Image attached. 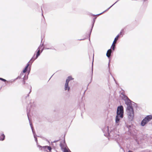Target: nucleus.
Returning a JSON list of instances; mask_svg holds the SVG:
<instances>
[{"label": "nucleus", "mask_w": 152, "mask_h": 152, "mask_svg": "<svg viewBox=\"0 0 152 152\" xmlns=\"http://www.w3.org/2000/svg\"><path fill=\"white\" fill-rule=\"evenodd\" d=\"M0 80L4 82H5L6 81V80L4 79L3 78H0Z\"/></svg>", "instance_id": "f8f14e48"}, {"label": "nucleus", "mask_w": 152, "mask_h": 152, "mask_svg": "<svg viewBox=\"0 0 152 152\" xmlns=\"http://www.w3.org/2000/svg\"><path fill=\"white\" fill-rule=\"evenodd\" d=\"M5 135L4 134H2L1 135V137L0 138V140H3L5 138Z\"/></svg>", "instance_id": "9b49d317"}, {"label": "nucleus", "mask_w": 152, "mask_h": 152, "mask_svg": "<svg viewBox=\"0 0 152 152\" xmlns=\"http://www.w3.org/2000/svg\"><path fill=\"white\" fill-rule=\"evenodd\" d=\"M74 79V78L72 77L71 76H69L67 79L66 80V82L69 83V81L71 80H73Z\"/></svg>", "instance_id": "1a4fd4ad"}, {"label": "nucleus", "mask_w": 152, "mask_h": 152, "mask_svg": "<svg viewBox=\"0 0 152 152\" xmlns=\"http://www.w3.org/2000/svg\"><path fill=\"white\" fill-rule=\"evenodd\" d=\"M112 52V50L111 49L108 50L106 56L108 57H110V56Z\"/></svg>", "instance_id": "6e6552de"}, {"label": "nucleus", "mask_w": 152, "mask_h": 152, "mask_svg": "<svg viewBox=\"0 0 152 152\" xmlns=\"http://www.w3.org/2000/svg\"><path fill=\"white\" fill-rule=\"evenodd\" d=\"M124 116V108L122 106H118L117 110V115L115 117V122L118 124L120 118H122Z\"/></svg>", "instance_id": "f257e3e1"}, {"label": "nucleus", "mask_w": 152, "mask_h": 152, "mask_svg": "<svg viewBox=\"0 0 152 152\" xmlns=\"http://www.w3.org/2000/svg\"><path fill=\"white\" fill-rule=\"evenodd\" d=\"M40 147L42 148L43 149H44L45 150L46 149H47L50 151H51V150L52 149V148H51V147H50L49 146H43L42 147H41V146H40Z\"/></svg>", "instance_id": "0eeeda50"}, {"label": "nucleus", "mask_w": 152, "mask_h": 152, "mask_svg": "<svg viewBox=\"0 0 152 152\" xmlns=\"http://www.w3.org/2000/svg\"><path fill=\"white\" fill-rule=\"evenodd\" d=\"M128 152H133L131 151H129Z\"/></svg>", "instance_id": "2eb2a0df"}, {"label": "nucleus", "mask_w": 152, "mask_h": 152, "mask_svg": "<svg viewBox=\"0 0 152 152\" xmlns=\"http://www.w3.org/2000/svg\"><path fill=\"white\" fill-rule=\"evenodd\" d=\"M127 112L129 118H132L134 116V112L132 106L129 105L127 108Z\"/></svg>", "instance_id": "f03ea898"}, {"label": "nucleus", "mask_w": 152, "mask_h": 152, "mask_svg": "<svg viewBox=\"0 0 152 152\" xmlns=\"http://www.w3.org/2000/svg\"><path fill=\"white\" fill-rule=\"evenodd\" d=\"M29 63H28L27 65L26 66V67H25V69L23 71V73H25L27 71V69H28V66H29Z\"/></svg>", "instance_id": "9d476101"}, {"label": "nucleus", "mask_w": 152, "mask_h": 152, "mask_svg": "<svg viewBox=\"0 0 152 152\" xmlns=\"http://www.w3.org/2000/svg\"><path fill=\"white\" fill-rule=\"evenodd\" d=\"M152 119V115H147L142 121L141 125L142 126H144L149 121Z\"/></svg>", "instance_id": "7ed1b4c3"}, {"label": "nucleus", "mask_w": 152, "mask_h": 152, "mask_svg": "<svg viewBox=\"0 0 152 152\" xmlns=\"http://www.w3.org/2000/svg\"><path fill=\"white\" fill-rule=\"evenodd\" d=\"M119 35H118L115 38L112 44V46L111 47V48H112V49L113 50H114L115 48V44L117 42V41L118 39L119 38Z\"/></svg>", "instance_id": "20e7f679"}, {"label": "nucleus", "mask_w": 152, "mask_h": 152, "mask_svg": "<svg viewBox=\"0 0 152 152\" xmlns=\"http://www.w3.org/2000/svg\"><path fill=\"white\" fill-rule=\"evenodd\" d=\"M42 23H44V24L46 23H45V20L44 19V20H42Z\"/></svg>", "instance_id": "ddd939ff"}, {"label": "nucleus", "mask_w": 152, "mask_h": 152, "mask_svg": "<svg viewBox=\"0 0 152 152\" xmlns=\"http://www.w3.org/2000/svg\"><path fill=\"white\" fill-rule=\"evenodd\" d=\"M25 79V78H24V80H23V84H25V80H24Z\"/></svg>", "instance_id": "4468645a"}, {"label": "nucleus", "mask_w": 152, "mask_h": 152, "mask_svg": "<svg viewBox=\"0 0 152 152\" xmlns=\"http://www.w3.org/2000/svg\"><path fill=\"white\" fill-rule=\"evenodd\" d=\"M70 89V88L69 86V83L66 82L65 84L64 90L65 91L67 90L69 91Z\"/></svg>", "instance_id": "423d86ee"}, {"label": "nucleus", "mask_w": 152, "mask_h": 152, "mask_svg": "<svg viewBox=\"0 0 152 152\" xmlns=\"http://www.w3.org/2000/svg\"><path fill=\"white\" fill-rule=\"evenodd\" d=\"M37 52L36 54V57L34 58H32L30 60V61H33L35 59L37 58L38 56L40 55V48H39L37 49Z\"/></svg>", "instance_id": "39448f33"}]
</instances>
